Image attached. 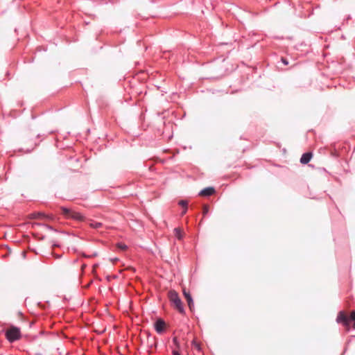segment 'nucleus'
Listing matches in <instances>:
<instances>
[{"mask_svg": "<svg viewBox=\"0 0 355 355\" xmlns=\"http://www.w3.org/2000/svg\"><path fill=\"white\" fill-rule=\"evenodd\" d=\"M187 207L184 208V209L182 210V215L185 214H186V212H187Z\"/></svg>", "mask_w": 355, "mask_h": 355, "instance_id": "20", "label": "nucleus"}, {"mask_svg": "<svg viewBox=\"0 0 355 355\" xmlns=\"http://www.w3.org/2000/svg\"><path fill=\"white\" fill-rule=\"evenodd\" d=\"M215 192V189L213 187H207L204 189H202L200 192V196H209L214 194Z\"/></svg>", "mask_w": 355, "mask_h": 355, "instance_id": "6", "label": "nucleus"}, {"mask_svg": "<svg viewBox=\"0 0 355 355\" xmlns=\"http://www.w3.org/2000/svg\"><path fill=\"white\" fill-rule=\"evenodd\" d=\"M89 225L91 227L94 228V229H98L103 226V224L101 223L95 222L93 220H91V222L89 223Z\"/></svg>", "mask_w": 355, "mask_h": 355, "instance_id": "11", "label": "nucleus"}, {"mask_svg": "<svg viewBox=\"0 0 355 355\" xmlns=\"http://www.w3.org/2000/svg\"><path fill=\"white\" fill-rule=\"evenodd\" d=\"M351 321L354 322L353 327L355 329V311H352L349 316L345 311L338 313L336 322L345 326L347 331L350 329Z\"/></svg>", "mask_w": 355, "mask_h": 355, "instance_id": "1", "label": "nucleus"}, {"mask_svg": "<svg viewBox=\"0 0 355 355\" xmlns=\"http://www.w3.org/2000/svg\"><path fill=\"white\" fill-rule=\"evenodd\" d=\"M166 327V323L163 320H158L155 323V328L157 333L161 334L164 331Z\"/></svg>", "mask_w": 355, "mask_h": 355, "instance_id": "4", "label": "nucleus"}, {"mask_svg": "<svg viewBox=\"0 0 355 355\" xmlns=\"http://www.w3.org/2000/svg\"><path fill=\"white\" fill-rule=\"evenodd\" d=\"M173 232H174L175 236L178 239L181 240L183 238L184 232L181 228H180V227L175 228Z\"/></svg>", "mask_w": 355, "mask_h": 355, "instance_id": "9", "label": "nucleus"}, {"mask_svg": "<svg viewBox=\"0 0 355 355\" xmlns=\"http://www.w3.org/2000/svg\"><path fill=\"white\" fill-rule=\"evenodd\" d=\"M117 247L121 249L122 250H125L127 248V246L125 244L122 243H118Z\"/></svg>", "mask_w": 355, "mask_h": 355, "instance_id": "16", "label": "nucleus"}, {"mask_svg": "<svg viewBox=\"0 0 355 355\" xmlns=\"http://www.w3.org/2000/svg\"><path fill=\"white\" fill-rule=\"evenodd\" d=\"M173 342L175 344L177 347H179V344H178V338L176 337H174L173 338Z\"/></svg>", "mask_w": 355, "mask_h": 355, "instance_id": "17", "label": "nucleus"}, {"mask_svg": "<svg viewBox=\"0 0 355 355\" xmlns=\"http://www.w3.org/2000/svg\"><path fill=\"white\" fill-rule=\"evenodd\" d=\"M69 218H73L79 221H83L85 220V217L80 213L73 210Z\"/></svg>", "mask_w": 355, "mask_h": 355, "instance_id": "7", "label": "nucleus"}, {"mask_svg": "<svg viewBox=\"0 0 355 355\" xmlns=\"http://www.w3.org/2000/svg\"><path fill=\"white\" fill-rule=\"evenodd\" d=\"M192 345L193 346V347L198 350H200V344L196 342V340H193L192 342Z\"/></svg>", "mask_w": 355, "mask_h": 355, "instance_id": "15", "label": "nucleus"}, {"mask_svg": "<svg viewBox=\"0 0 355 355\" xmlns=\"http://www.w3.org/2000/svg\"><path fill=\"white\" fill-rule=\"evenodd\" d=\"M129 269L134 270V268H129Z\"/></svg>", "mask_w": 355, "mask_h": 355, "instance_id": "22", "label": "nucleus"}, {"mask_svg": "<svg viewBox=\"0 0 355 355\" xmlns=\"http://www.w3.org/2000/svg\"><path fill=\"white\" fill-rule=\"evenodd\" d=\"M45 217L46 216L44 214V213L42 212L33 213L29 215V218L31 219H39Z\"/></svg>", "mask_w": 355, "mask_h": 355, "instance_id": "10", "label": "nucleus"}, {"mask_svg": "<svg viewBox=\"0 0 355 355\" xmlns=\"http://www.w3.org/2000/svg\"><path fill=\"white\" fill-rule=\"evenodd\" d=\"M61 209H62V214L67 217V218H69L70 215H71V213L72 211L71 209H67V208H65V207H61Z\"/></svg>", "mask_w": 355, "mask_h": 355, "instance_id": "12", "label": "nucleus"}, {"mask_svg": "<svg viewBox=\"0 0 355 355\" xmlns=\"http://www.w3.org/2000/svg\"><path fill=\"white\" fill-rule=\"evenodd\" d=\"M209 208L207 205H203V207H202L203 216H205L209 212Z\"/></svg>", "mask_w": 355, "mask_h": 355, "instance_id": "13", "label": "nucleus"}, {"mask_svg": "<svg viewBox=\"0 0 355 355\" xmlns=\"http://www.w3.org/2000/svg\"><path fill=\"white\" fill-rule=\"evenodd\" d=\"M183 294L187 301L188 306L191 310L193 308V302L192 297L189 291H187L185 288L183 289Z\"/></svg>", "mask_w": 355, "mask_h": 355, "instance_id": "5", "label": "nucleus"}, {"mask_svg": "<svg viewBox=\"0 0 355 355\" xmlns=\"http://www.w3.org/2000/svg\"><path fill=\"white\" fill-rule=\"evenodd\" d=\"M21 336L20 329L14 326L10 327L6 331V337L10 343L20 339Z\"/></svg>", "mask_w": 355, "mask_h": 355, "instance_id": "3", "label": "nucleus"}, {"mask_svg": "<svg viewBox=\"0 0 355 355\" xmlns=\"http://www.w3.org/2000/svg\"><path fill=\"white\" fill-rule=\"evenodd\" d=\"M179 205L182 206L183 208L187 207L188 202L186 200H180L178 202Z\"/></svg>", "mask_w": 355, "mask_h": 355, "instance_id": "14", "label": "nucleus"}, {"mask_svg": "<svg viewBox=\"0 0 355 355\" xmlns=\"http://www.w3.org/2000/svg\"><path fill=\"white\" fill-rule=\"evenodd\" d=\"M173 355H180V354L176 350L173 351Z\"/></svg>", "mask_w": 355, "mask_h": 355, "instance_id": "19", "label": "nucleus"}, {"mask_svg": "<svg viewBox=\"0 0 355 355\" xmlns=\"http://www.w3.org/2000/svg\"><path fill=\"white\" fill-rule=\"evenodd\" d=\"M282 60L283 63H284L285 65H286V64H288V62H287V60H286V58H282Z\"/></svg>", "mask_w": 355, "mask_h": 355, "instance_id": "18", "label": "nucleus"}, {"mask_svg": "<svg viewBox=\"0 0 355 355\" xmlns=\"http://www.w3.org/2000/svg\"><path fill=\"white\" fill-rule=\"evenodd\" d=\"M312 156H313L312 153H309V152L303 154L300 159V162L303 164H306L309 163L310 162Z\"/></svg>", "mask_w": 355, "mask_h": 355, "instance_id": "8", "label": "nucleus"}, {"mask_svg": "<svg viewBox=\"0 0 355 355\" xmlns=\"http://www.w3.org/2000/svg\"><path fill=\"white\" fill-rule=\"evenodd\" d=\"M168 297L174 308L180 313H184V306L178 293L175 291H170Z\"/></svg>", "mask_w": 355, "mask_h": 355, "instance_id": "2", "label": "nucleus"}, {"mask_svg": "<svg viewBox=\"0 0 355 355\" xmlns=\"http://www.w3.org/2000/svg\"><path fill=\"white\" fill-rule=\"evenodd\" d=\"M52 254H53V255L56 259H58V258H60V256H59V255L54 254H53V253H52Z\"/></svg>", "mask_w": 355, "mask_h": 355, "instance_id": "21", "label": "nucleus"}]
</instances>
